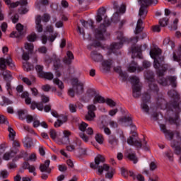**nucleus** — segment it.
<instances>
[{
	"instance_id": "obj_1",
	"label": "nucleus",
	"mask_w": 181,
	"mask_h": 181,
	"mask_svg": "<svg viewBox=\"0 0 181 181\" xmlns=\"http://www.w3.org/2000/svg\"><path fill=\"white\" fill-rule=\"evenodd\" d=\"M119 121V122H122V124H127L126 127H131V132L132 135L127 139V144L129 145L135 146V148H137L138 149H141L142 148L144 151H149L148 142L146 140H143L142 141L138 138V134L135 132V131H136V126L132 124V117L125 116L120 118Z\"/></svg>"
},
{
	"instance_id": "obj_2",
	"label": "nucleus",
	"mask_w": 181,
	"mask_h": 181,
	"mask_svg": "<svg viewBox=\"0 0 181 181\" xmlns=\"http://www.w3.org/2000/svg\"><path fill=\"white\" fill-rule=\"evenodd\" d=\"M169 97L173 98L170 103H166L165 107L168 111H172L174 112L175 117H170L168 119L170 124H177L179 119V112L181 111L180 103H179V93L175 90H171L168 92Z\"/></svg>"
},
{
	"instance_id": "obj_3",
	"label": "nucleus",
	"mask_w": 181,
	"mask_h": 181,
	"mask_svg": "<svg viewBox=\"0 0 181 181\" xmlns=\"http://www.w3.org/2000/svg\"><path fill=\"white\" fill-rule=\"evenodd\" d=\"M162 54V50L160 49H154L150 51V56L154 59L153 67L156 69L157 76L158 77V83L160 86H166L168 85V79L163 78L165 72L168 71V65L161 64L156 57H159Z\"/></svg>"
},
{
	"instance_id": "obj_4",
	"label": "nucleus",
	"mask_w": 181,
	"mask_h": 181,
	"mask_svg": "<svg viewBox=\"0 0 181 181\" xmlns=\"http://www.w3.org/2000/svg\"><path fill=\"white\" fill-rule=\"evenodd\" d=\"M149 87V93L153 97H156L157 100V107L160 110H165V107L166 105V100L163 98V95L162 93H159V87L156 83H155V81L153 82L148 83Z\"/></svg>"
},
{
	"instance_id": "obj_5",
	"label": "nucleus",
	"mask_w": 181,
	"mask_h": 181,
	"mask_svg": "<svg viewBox=\"0 0 181 181\" xmlns=\"http://www.w3.org/2000/svg\"><path fill=\"white\" fill-rule=\"evenodd\" d=\"M104 162H105V157L101 154H98L95 158V163H91L90 167L91 169H98V174L103 175L104 170L106 172L110 170V166L104 164Z\"/></svg>"
},
{
	"instance_id": "obj_6",
	"label": "nucleus",
	"mask_w": 181,
	"mask_h": 181,
	"mask_svg": "<svg viewBox=\"0 0 181 181\" xmlns=\"http://www.w3.org/2000/svg\"><path fill=\"white\" fill-rule=\"evenodd\" d=\"M130 82L132 84V88L134 98H139L142 90V85L139 82V78L138 76H131Z\"/></svg>"
},
{
	"instance_id": "obj_7",
	"label": "nucleus",
	"mask_w": 181,
	"mask_h": 181,
	"mask_svg": "<svg viewBox=\"0 0 181 181\" xmlns=\"http://www.w3.org/2000/svg\"><path fill=\"white\" fill-rule=\"evenodd\" d=\"M111 25L110 20L107 19V16L104 18V23L100 25V26L95 30V38L98 40H104V35L107 32V28Z\"/></svg>"
},
{
	"instance_id": "obj_8",
	"label": "nucleus",
	"mask_w": 181,
	"mask_h": 181,
	"mask_svg": "<svg viewBox=\"0 0 181 181\" xmlns=\"http://www.w3.org/2000/svg\"><path fill=\"white\" fill-rule=\"evenodd\" d=\"M139 2L141 4L139 11V16L142 18V19H145L146 15H148V10L146 9L147 6L149 5H156L158 4V0H139Z\"/></svg>"
},
{
	"instance_id": "obj_9",
	"label": "nucleus",
	"mask_w": 181,
	"mask_h": 181,
	"mask_svg": "<svg viewBox=\"0 0 181 181\" xmlns=\"http://www.w3.org/2000/svg\"><path fill=\"white\" fill-rule=\"evenodd\" d=\"M117 39L119 40V42H114L110 45V50L112 53H116L117 50H119L121 47H122V45L125 43V42H128L127 38L124 37V33L121 31L117 33Z\"/></svg>"
},
{
	"instance_id": "obj_10",
	"label": "nucleus",
	"mask_w": 181,
	"mask_h": 181,
	"mask_svg": "<svg viewBox=\"0 0 181 181\" xmlns=\"http://www.w3.org/2000/svg\"><path fill=\"white\" fill-rule=\"evenodd\" d=\"M175 136L177 139L176 140H174L171 142V147L173 149H174V152L175 155H181V136H180V132H175Z\"/></svg>"
},
{
	"instance_id": "obj_11",
	"label": "nucleus",
	"mask_w": 181,
	"mask_h": 181,
	"mask_svg": "<svg viewBox=\"0 0 181 181\" xmlns=\"http://www.w3.org/2000/svg\"><path fill=\"white\" fill-rule=\"evenodd\" d=\"M149 103H151V95L148 93H145L142 96L141 108L146 114H149V106L148 105Z\"/></svg>"
},
{
	"instance_id": "obj_12",
	"label": "nucleus",
	"mask_w": 181,
	"mask_h": 181,
	"mask_svg": "<svg viewBox=\"0 0 181 181\" xmlns=\"http://www.w3.org/2000/svg\"><path fill=\"white\" fill-rule=\"evenodd\" d=\"M72 86L75 93L78 95L84 93V82H81L75 78L72 80Z\"/></svg>"
},
{
	"instance_id": "obj_13",
	"label": "nucleus",
	"mask_w": 181,
	"mask_h": 181,
	"mask_svg": "<svg viewBox=\"0 0 181 181\" xmlns=\"http://www.w3.org/2000/svg\"><path fill=\"white\" fill-rule=\"evenodd\" d=\"M6 65L8 66L10 69H15V64L11 57H7L6 59L0 58V70H6Z\"/></svg>"
},
{
	"instance_id": "obj_14",
	"label": "nucleus",
	"mask_w": 181,
	"mask_h": 181,
	"mask_svg": "<svg viewBox=\"0 0 181 181\" xmlns=\"http://www.w3.org/2000/svg\"><path fill=\"white\" fill-rule=\"evenodd\" d=\"M16 29L17 31L12 32L10 37L21 39V37H23V36H25V29H23V25L18 23L16 26Z\"/></svg>"
},
{
	"instance_id": "obj_15",
	"label": "nucleus",
	"mask_w": 181,
	"mask_h": 181,
	"mask_svg": "<svg viewBox=\"0 0 181 181\" xmlns=\"http://www.w3.org/2000/svg\"><path fill=\"white\" fill-rule=\"evenodd\" d=\"M160 129L163 134H165V136L169 141H172L173 139L174 135H176V132H171L170 130L166 129V125L163 124H160Z\"/></svg>"
},
{
	"instance_id": "obj_16",
	"label": "nucleus",
	"mask_w": 181,
	"mask_h": 181,
	"mask_svg": "<svg viewBox=\"0 0 181 181\" xmlns=\"http://www.w3.org/2000/svg\"><path fill=\"white\" fill-rule=\"evenodd\" d=\"M107 142L112 149H115V148L118 147L119 140L115 134H111L108 136Z\"/></svg>"
},
{
	"instance_id": "obj_17",
	"label": "nucleus",
	"mask_w": 181,
	"mask_h": 181,
	"mask_svg": "<svg viewBox=\"0 0 181 181\" xmlns=\"http://www.w3.org/2000/svg\"><path fill=\"white\" fill-rule=\"evenodd\" d=\"M64 136L58 141L59 145H69L70 144V139L69 138L71 135V132L68 130H64Z\"/></svg>"
},
{
	"instance_id": "obj_18",
	"label": "nucleus",
	"mask_w": 181,
	"mask_h": 181,
	"mask_svg": "<svg viewBox=\"0 0 181 181\" xmlns=\"http://www.w3.org/2000/svg\"><path fill=\"white\" fill-rule=\"evenodd\" d=\"M112 64H114V61L112 59L104 60L102 62V68L101 70L103 73H108L110 70H111V67H112Z\"/></svg>"
},
{
	"instance_id": "obj_19",
	"label": "nucleus",
	"mask_w": 181,
	"mask_h": 181,
	"mask_svg": "<svg viewBox=\"0 0 181 181\" xmlns=\"http://www.w3.org/2000/svg\"><path fill=\"white\" fill-rule=\"evenodd\" d=\"M50 166V160H47L45 161V163L40 164V172H45L48 175H50L52 172V169L49 168Z\"/></svg>"
},
{
	"instance_id": "obj_20",
	"label": "nucleus",
	"mask_w": 181,
	"mask_h": 181,
	"mask_svg": "<svg viewBox=\"0 0 181 181\" xmlns=\"http://www.w3.org/2000/svg\"><path fill=\"white\" fill-rule=\"evenodd\" d=\"M125 156L132 160L134 164L138 163V158L135 155V152L132 151V149H127L125 153Z\"/></svg>"
},
{
	"instance_id": "obj_21",
	"label": "nucleus",
	"mask_w": 181,
	"mask_h": 181,
	"mask_svg": "<svg viewBox=\"0 0 181 181\" xmlns=\"http://www.w3.org/2000/svg\"><path fill=\"white\" fill-rule=\"evenodd\" d=\"M52 59L55 70H59V69L62 67V61L60 60V58L57 57L56 54H53L52 56Z\"/></svg>"
},
{
	"instance_id": "obj_22",
	"label": "nucleus",
	"mask_w": 181,
	"mask_h": 181,
	"mask_svg": "<svg viewBox=\"0 0 181 181\" xmlns=\"http://www.w3.org/2000/svg\"><path fill=\"white\" fill-rule=\"evenodd\" d=\"M136 69L139 71H144V68L142 66H139L138 64L135 62H132L129 67H128V71H129V73H134L135 71H136Z\"/></svg>"
},
{
	"instance_id": "obj_23",
	"label": "nucleus",
	"mask_w": 181,
	"mask_h": 181,
	"mask_svg": "<svg viewBox=\"0 0 181 181\" xmlns=\"http://www.w3.org/2000/svg\"><path fill=\"white\" fill-rule=\"evenodd\" d=\"M173 62H177L178 63L181 62V45H179L175 52H173Z\"/></svg>"
},
{
	"instance_id": "obj_24",
	"label": "nucleus",
	"mask_w": 181,
	"mask_h": 181,
	"mask_svg": "<svg viewBox=\"0 0 181 181\" xmlns=\"http://www.w3.org/2000/svg\"><path fill=\"white\" fill-rule=\"evenodd\" d=\"M114 71L119 74L122 81H127L128 76L127 75V73L122 71V69H121V66H115Z\"/></svg>"
},
{
	"instance_id": "obj_25",
	"label": "nucleus",
	"mask_w": 181,
	"mask_h": 181,
	"mask_svg": "<svg viewBox=\"0 0 181 181\" xmlns=\"http://www.w3.org/2000/svg\"><path fill=\"white\" fill-rule=\"evenodd\" d=\"M73 60H74V55L73 54V52L68 51L66 52V57H65L63 59L64 64H71Z\"/></svg>"
},
{
	"instance_id": "obj_26",
	"label": "nucleus",
	"mask_w": 181,
	"mask_h": 181,
	"mask_svg": "<svg viewBox=\"0 0 181 181\" xmlns=\"http://www.w3.org/2000/svg\"><path fill=\"white\" fill-rule=\"evenodd\" d=\"M144 77L149 83H153L155 81V74L152 71H146L144 72Z\"/></svg>"
},
{
	"instance_id": "obj_27",
	"label": "nucleus",
	"mask_w": 181,
	"mask_h": 181,
	"mask_svg": "<svg viewBox=\"0 0 181 181\" xmlns=\"http://www.w3.org/2000/svg\"><path fill=\"white\" fill-rule=\"evenodd\" d=\"M105 8L104 7H101L98 11V14L96 16V21L100 23L103 21V16H105Z\"/></svg>"
},
{
	"instance_id": "obj_28",
	"label": "nucleus",
	"mask_w": 181,
	"mask_h": 181,
	"mask_svg": "<svg viewBox=\"0 0 181 181\" xmlns=\"http://www.w3.org/2000/svg\"><path fill=\"white\" fill-rule=\"evenodd\" d=\"M90 57L94 60V62H98L103 60V55L101 54L98 53L97 51H93L90 53Z\"/></svg>"
},
{
	"instance_id": "obj_29",
	"label": "nucleus",
	"mask_w": 181,
	"mask_h": 181,
	"mask_svg": "<svg viewBox=\"0 0 181 181\" xmlns=\"http://www.w3.org/2000/svg\"><path fill=\"white\" fill-rule=\"evenodd\" d=\"M36 29L39 33L43 32V25H42V16H37L35 19Z\"/></svg>"
},
{
	"instance_id": "obj_30",
	"label": "nucleus",
	"mask_w": 181,
	"mask_h": 181,
	"mask_svg": "<svg viewBox=\"0 0 181 181\" xmlns=\"http://www.w3.org/2000/svg\"><path fill=\"white\" fill-rule=\"evenodd\" d=\"M11 8H16L17 6H28V0H20L19 1L10 3Z\"/></svg>"
},
{
	"instance_id": "obj_31",
	"label": "nucleus",
	"mask_w": 181,
	"mask_h": 181,
	"mask_svg": "<svg viewBox=\"0 0 181 181\" xmlns=\"http://www.w3.org/2000/svg\"><path fill=\"white\" fill-rule=\"evenodd\" d=\"M142 25H144V21H142V19L139 18L137 21V24L136 26V30H135L136 35L141 33V32L144 30V27L142 26Z\"/></svg>"
},
{
	"instance_id": "obj_32",
	"label": "nucleus",
	"mask_w": 181,
	"mask_h": 181,
	"mask_svg": "<svg viewBox=\"0 0 181 181\" xmlns=\"http://www.w3.org/2000/svg\"><path fill=\"white\" fill-rule=\"evenodd\" d=\"M18 151H14L13 150H11V151L4 153L3 158L4 159V160H9L11 158H13V156H15V155H16Z\"/></svg>"
},
{
	"instance_id": "obj_33",
	"label": "nucleus",
	"mask_w": 181,
	"mask_h": 181,
	"mask_svg": "<svg viewBox=\"0 0 181 181\" xmlns=\"http://www.w3.org/2000/svg\"><path fill=\"white\" fill-rule=\"evenodd\" d=\"M132 54H135L136 53V57H139V59H141L142 49L139 46H134L132 47Z\"/></svg>"
},
{
	"instance_id": "obj_34",
	"label": "nucleus",
	"mask_w": 181,
	"mask_h": 181,
	"mask_svg": "<svg viewBox=\"0 0 181 181\" xmlns=\"http://www.w3.org/2000/svg\"><path fill=\"white\" fill-rule=\"evenodd\" d=\"M104 103H105V98H104V97L100 95H97L95 96L94 99H93V104H104Z\"/></svg>"
},
{
	"instance_id": "obj_35",
	"label": "nucleus",
	"mask_w": 181,
	"mask_h": 181,
	"mask_svg": "<svg viewBox=\"0 0 181 181\" xmlns=\"http://www.w3.org/2000/svg\"><path fill=\"white\" fill-rule=\"evenodd\" d=\"M23 69L24 71H32V70H33L34 68H33V65L26 62L23 63Z\"/></svg>"
},
{
	"instance_id": "obj_36",
	"label": "nucleus",
	"mask_w": 181,
	"mask_h": 181,
	"mask_svg": "<svg viewBox=\"0 0 181 181\" xmlns=\"http://www.w3.org/2000/svg\"><path fill=\"white\" fill-rule=\"evenodd\" d=\"M164 46H170L171 49H175V42L170 40V37H166L163 40Z\"/></svg>"
},
{
	"instance_id": "obj_37",
	"label": "nucleus",
	"mask_w": 181,
	"mask_h": 181,
	"mask_svg": "<svg viewBox=\"0 0 181 181\" xmlns=\"http://www.w3.org/2000/svg\"><path fill=\"white\" fill-rule=\"evenodd\" d=\"M18 115L19 119H26V117L28 116V110H21L18 111Z\"/></svg>"
},
{
	"instance_id": "obj_38",
	"label": "nucleus",
	"mask_w": 181,
	"mask_h": 181,
	"mask_svg": "<svg viewBox=\"0 0 181 181\" xmlns=\"http://www.w3.org/2000/svg\"><path fill=\"white\" fill-rule=\"evenodd\" d=\"M53 83L58 86V88L59 90H63L64 88V84H63V81H60L59 78H55L53 79Z\"/></svg>"
},
{
	"instance_id": "obj_39",
	"label": "nucleus",
	"mask_w": 181,
	"mask_h": 181,
	"mask_svg": "<svg viewBox=\"0 0 181 181\" xmlns=\"http://www.w3.org/2000/svg\"><path fill=\"white\" fill-rule=\"evenodd\" d=\"M8 131L9 132L8 136L11 141H13L15 139V136H16V132L15 130H13V128H12L11 126H8Z\"/></svg>"
},
{
	"instance_id": "obj_40",
	"label": "nucleus",
	"mask_w": 181,
	"mask_h": 181,
	"mask_svg": "<svg viewBox=\"0 0 181 181\" xmlns=\"http://www.w3.org/2000/svg\"><path fill=\"white\" fill-rule=\"evenodd\" d=\"M23 142L25 148H30L32 146V144H33V141L30 137H25Z\"/></svg>"
},
{
	"instance_id": "obj_41",
	"label": "nucleus",
	"mask_w": 181,
	"mask_h": 181,
	"mask_svg": "<svg viewBox=\"0 0 181 181\" xmlns=\"http://www.w3.org/2000/svg\"><path fill=\"white\" fill-rule=\"evenodd\" d=\"M2 76H4V79L6 81H9L11 78H12V75L11 74V71L6 70L2 72Z\"/></svg>"
},
{
	"instance_id": "obj_42",
	"label": "nucleus",
	"mask_w": 181,
	"mask_h": 181,
	"mask_svg": "<svg viewBox=\"0 0 181 181\" xmlns=\"http://www.w3.org/2000/svg\"><path fill=\"white\" fill-rule=\"evenodd\" d=\"M81 22L83 25V28L88 29L89 28H93V25H94V22L93 21H84V20H81Z\"/></svg>"
},
{
	"instance_id": "obj_43",
	"label": "nucleus",
	"mask_w": 181,
	"mask_h": 181,
	"mask_svg": "<svg viewBox=\"0 0 181 181\" xmlns=\"http://www.w3.org/2000/svg\"><path fill=\"white\" fill-rule=\"evenodd\" d=\"M43 69L44 67L42 65H37L35 66V70L37 73L38 77H42L45 74V71H43Z\"/></svg>"
},
{
	"instance_id": "obj_44",
	"label": "nucleus",
	"mask_w": 181,
	"mask_h": 181,
	"mask_svg": "<svg viewBox=\"0 0 181 181\" xmlns=\"http://www.w3.org/2000/svg\"><path fill=\"white\" fill-rule=\"evenodd\" d=\"M85 118L86 121H93L95 118V112H88L86 115Z\"/></svg>"
},
{
	"instance_id": "obj_45",
	"label": "nucleus",
	"mask_w": 181,
	"mask_h": 181,
	"mask_svg": "<svg viewBox=\"0 0 181 181\" xmlns=\"http://www.w3.org/2000/svg\"><path fill=\"white\" fill-rule=\"evenodd\" d=\"M54 76L51 72H44L41 78H46V80H53Z\"/></svg>"
},
{
	"instance_id": "obj_46",
	"label": "nucleus",
	"mask_w": 181,
	"mask_h": 181,
	"mask_svg": "<svg viewBox=\"0 0 181 181\" xmlns=\"http://www.w3.org/2000/svg\"><path fill=\"white\" fill-rule=\"evenodd\" d=\"M119 19H121V16H119L118 12L114 13L111 18L112 22H113L114 23H118V22H119Z\"/></svg>"
},
{
	"instance_id": "obj_47",
	"label": "nucleus",
	"mask_w": 181,
	"mask_h": 181,
	"mask_svg": "<svg viewBox=\"0 0 181 181\" xmlns=\"http://www.w3.org/2000/svg\"><path fill=\"white\" fill-rule=\"evenodd\" d=\"M168 22H169V19L166 18H163L159 21V25L161 28H165V26H168Z\"/></svg>"
},
{
	"instance_id": "obj_48",
	"label": "nucleus",
	"mask_w": 181,
	"mask_h": 181,
	"mask_svg": "<svg viewBox=\"0 0 181 181\" xmlns=\"http://www.w3.org/2000/svg\"><path fill=\"white\" fill-rule=\"evenodd\" d=\"M95 141L96 142H98V144H100V145L103 144L104 142V137L103 136L102 134H97L95 135Z\"/></svg>"
},
{
	"instance_id": "obj_49",
	"label": "nucleus",
	"mask_w": 181,
	"mask_h": 181,
	"mask_svg": "<svg viewBox=\"0 0 181 181\" xmlns=\"http://www.w3.org/2000/svg\"><path fill=\"white\" fill-rule=\"evenodd\" d=\"M69 108L70 112H72V113L77 112V105L70 103L69 105Z\"/></svg>"
},
{
	"instance_id": "obj_50",
	"label": "nucleus",
	"mask_w": 181,
	"mask_h": 181,
	"mask_svg": "<svg viewBox=\"0 0 181 181\" xmlns=\"http://www.w3.org/2000/svg\"><path fill=\"white\" fill-rule=\"evenodd\" d=\"M33 44L28 42L25 44V49H26V50H28L30 53H32V52H33Z\"/></svg>"
},
{
	"instance_id": "obj_51",
	"label": "nucleus",
	"mask_w": 181,
	"mask_h": 181,
	"mask_svg": "<svg viewBox=\"0 0 181 181\" xmlns=\"http://www.w3.org/2000/svg\"><path fill=\"white\" fill-rule=\"evenodd\" d=\"M41 21L42 22H45V23H47L50 21V15L47 13H44L43 16L41 17Z\"/></svg>"
},
{
	"instance_id": "obj_52",
	"label": "nucleus",
	"mask_w": 181,
	"mask_h": 181,
	"mask_svg": "<svg viewBox=\"0 0 181 181\" xmlns=\"http://www.w3.org/2000/svg\"><path fill=\"white\" fill-rule=\"evenodd\" d=\"M105 103L106 104H107V105H109V107H111L112 108L117 105V103L114 100L110 98H107L105 100Z\"/></svg>"
},
{
	"instance_id": "obj_53",
	"label": "nucleus",
	"mask_w": 181,
	"mask_h": 181,
	"mask_svg": "<svg viewBox=\"0 0 181 181\" xmlns=\"http://www.w3.org/2000/svg\"><path fill=\"white\" fill-rule=\"evenodd\" d=\"M87 110L89 112H95V111H97V107H95V105L93 104L88 105L87 107Z\"/></svg>"
},
{
	"instance_id": "obj_54",
	"label": "nucleus",
	"mask_w": 181,
	"mask_h": 181,
	"mask_svg": "<svg viewBox=\"0 0 181 181\" xmlns=\"http://www.w3.org/2000/svg\"><path fill=\"white\" fill-rule=\"evenodd\" d=\"M0 124H5V125H9V122L6 117L0 115Z\"/></svg>"
},
{
	"instance_id": "obj_55",
	"label": "nucleus",
	"mask_w": 181,
	"mask_h": 181,
	"mask_svg": "<svg viewBox=\"0 0 181 181\" xmlns=\"http://www.w3.org/2000/svg\"><path fill=\"white\" fill-rule=\"evenodd\" d=\"M88 127V124L84 122H82L80 124H79V129L80 131H82V132H84V131H86V128Z\"/></svg>"
},
{
	"instance_id": "obj_56",
	"label": "nucleus",
	"mask_w": 181,
	"mask_h": 181,
	"mask_svg": "<svg viewBox=\"0 0 181 181\" xmlns=\"http://www.w3.org/2000/svg\"><path fill=\"white\" fill-rule=\"evenodd\" d=\"M114 172L115 170L112 168L111 169L110 171L107 172L105 175L106 179H112V177H114Z\"/></svg>"
},
{
	"instance_id": "obj_57",
	"label": "nucleus",
	"mask_w": 181,
	"mask_h": 181,
	"mask_svg": "<svg viewBox=\"0 0 181 181\" xmlns=\"http://www.w3.org/2000/svg\"><path fill=\"white\" fill-rule=\"evenodd\" d=\"M169 81L171 83L172 87H176V77L175 76H170L168 78Z\"/></svg>"
},
{
	"instance_id": "obj_58",
	"label": "nucleus",
	"mask_w": 181,
	"mask_h": 181,
	"mask_svg": "<svg viewBox=\"0 0 181 181\" xmlns=\"http://www.w3.org/2000/svg\"><path fill=\"white\" fill-rule=\"evenodd\" d=\"M165 156L169 160H173V152H172V150H168L167 152H165Z\"/></svg>"
},
{
	"instance_id": "obj_59",
	"label": "nucleus",
	"mask_w": 181,
	"mask_h": 181,
	"mask_svg": "<svg viewBox=\"0 0 181 181\" xmlns=\"http://www.w3.org/2000/svg\"><path fill=\"white\" fill-rule=\"evenodd\" d=\"M93 47H100L101 42H93L92 45H88V50H91V47H93Z\"/></svg>"
},
{
	"instance_id": "obj_60",
	"label": "nucleus",
	"mask_w": 181,
	"mask_h": 181,
	"mask_svg": "<svg viewBox=\"0 0 181 181\" xmlns=\"http://www.w3.org/2000/svg\"><path fill=\"white\" fill-rule=\"evenodd\" d=\"M9 173H8V171L6 170H1L0 172V177L3 179H6L8 177Z\"/></svg>"
},
{
	"instance_id": "obj_61",
	"label": "nucleus",
	"mask_w": 181,
	"mask_h": 181,
	"mask_svg": "<svg viewBox=\"0 0 181 181\" xmlns=\"http://www.w3.org/2000/svg\"><path fill=\"white\" fill-rule=\"evenodd\" d=\"M2 100H3L4 103L6 105H9L13 103L12 100H9V98H8L5 96H2Z\"/></svg>"
},
{
	"instance_id": "obj_62",
	"label": "nucleus",
	"mask_w": 181,
	"mask_h": 181,
	"mask_svg": "<svg viewBox=\"0 0 181 181\" xmlns=\"http://www.w3.org/2000/svg\"><path fill=\"white\" fill-rule=\"evenodd\" d=\"M6 88L8 94H11V91H12V86L11 85V81H6Z\"/></svg>"
},
{
	"instance_id": "obj_63",
	"label": "nucleus",
	"mask_w": 181,
	"mask_h": 181,
	"mask_svg": "<svg viewBox=\"0 0 181 181\" xmlns=\"http://www.w3.org/2000/svg\"><path fill=\"white\" fill-rule=\"evenodd\" d=\"M36 34H31L28 36V40L29 42H35V40H36Z\"/></svg>"
},
{
	"instance_id": "obj_64",
	"label": "nucleus",
	"mask_w": 181,
	"mask_h": 181,
	"mask_svg": "<svg viewBox=\"0 0 181 181\" xmlns=\"http://www.w3.org/2000/svg\"><path fill=\"white\" fill-rule=\"evenodd\" d=\"M49 135H50L52 139H56V138L57 136V133H56L55 130L51 129L49 131Z\"/></svg>"
}]
</instances>
